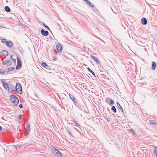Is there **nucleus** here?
<instances>
[{
	"instance_id": "nucleus-1",
	"label": "nucleus",
	"mask_w": 157,
	"mask_h": 157,
	"mask_svg": "<svg viewBox=\"0 0 157 157\" xmlns=\"http://www.w3.org/2000/svg\"><path fill=\"white\" fill-rule=\"evenodd\" d=\"M10 99L14 106H17V105L19 103V101L17 97L15 95H11Z\"/></svg>"
},
{
	"instance_id": "nucleus-2",
	"label": "nucleus",
	"mask_w": 157,
	"mask_h": 157,
	"mask_svg": "<svg viewBox=\"0 0 157 157\" xmlns=\"http://www.w3.org/2000/svg\"><path fill=\"white\" fill-rule=\"evenodd\" d=\"M52 149V151L55 154V155L59 157H62V155L61 153L56 148H55L53 146Z\"/></svg>"
},
{
	"instance_id": "nucleus-3",
	"label": "nucleus",
	"mask_w": 157,
	"mask_h": 157,
	"mask_svg": "<svg viewBox=\"0 0 157 157\" xmlns=\"http://www.w3.org/2000/svg\"><path fill=\"white\" fill-rule=\"evenodd\" d=\"M16 91L19 94H21L22 92L21 86L20 83H17L15 86Z\"/></svg>"
},
{
	"instance_id": "nucleus-4",
	"label": "nucleus",
	"mask_w": 157,
	"mask_h": 157,
	"mask_svg": "<svg viewBox=\"0 0 157 157\" xmlns=\"http://www.w3.org/2000/svg\"><path fill=\"white\" fill-rule=\"evenodd\" d=\"M22 63L20 59L17 57V65L16 66V69L18 70L20 69L21 67Z\"/></svg>"
},
{
	"instance_id": "nucleus-5",
	"label": "nucleus",
	"mask_w": 157,
	"mask_h": 157,
	"mask_svg": "<svg viewBox=\"0 0 157 157\" xmlns=\"http://www.w3.org/2000/svg\"><path fill=\"white\" fill-rule=\"evenodd\" d=\"M56 49L59 53L61 52L63 50V46L60 44H58L56 46Z\"/></svg>"
},
{
	"instance_id": "nucleus-6",
	"label": "nucleus",
	"mask_w": 157,
	"mask_h": 157,
	"mask_svg": "<svg viewBox=\"0 0 157 157\" xmlns=\"http://www.w3.org/2000/svg\"><path fill=\"white\" fill-rule=\"evenodd\" d=\"M40 33L42 35L46 36L48 35L49 33L48 31H45L44 29H42L40 31Z\"/></svg>"
},
{
	"instance_id": "nucleus-7",
	"label": "nucleus",
	"mask_w": 157,
	"mask_h": 157,
	"mask_svg": "<svg viewBox=\"0 0 157 157\" xmlns=\"http://www.w3.org/2000/svg\"><path fill=\"white\" fill-rule=\"evenodd\" d=\"M6 46H8L9 48H11L13 46V43L10 40L6 41Z\"/></svg>"
},
{
	"instance_id": "nucleus-8",
	"label": "nucleus",
	"mask_w": 157,
	"mask_h": 157,
	"mask_svg": "<svg viewBox=\"0 0 157 157\" xmlns=\"http://www.w3.org/2000/svg\"><path fill=\"white\" fill-rule=\"evenodd\" d=\"M90 57L92 59H93V60L94 61L96 62L97 64L98 65L100 63L99 60L98 58H97L93 55H91Z\"/></svg>"
},
{
	"instance_id": "nucleus-9",
	"label": "nucleus",
	"mask_w": 157,
	"mask_h": 157,
	"mask_svg": "<svg viewBox=\"0 0 157 157\" xmlns=\"http://www.w3.org/2000/svg\"><path fill=\"white\" fill-rule=\"evenodd\" d=\"M69 96L70 97L71 99L74 102L75 104H76L77 103V101L75 99V97L74 96L71 95V94H69Z\"/></svg>"
},
{
	"instance_id": "nucleus-10",
	"label": "nucleus",
	"mask_w": 157,
	"mask_h": 157,
	"mask_svg": "<svg viewBox=\"0 0 157 157\" xmlns=\"http://www.w3.org/2000/svg\"><path fill=\"white\" fill-rule=\"evenodd\" d=\"M116 104H117V106L118 108H119V109L120 111H121V112L123 113L124 112V110L122 108L120 104H119L118 102L117 101L116 102Z\"/></svg>"
},
{
	"instance_id": "nucleus-11",
	"label": "nucleus",
	"mask_w": 157,
	"mask_h": 157,
	"mask_svg": "<svg viewBox=\"0 0 157 157\" xmlns=\"http://www.w3.org/2000/svg\"><path fill=\"white\" fill-rule=\"evenodd\" d=\"M141 24L142 25H146L147 24V21L145 18L143 17L141 20Z\"/></svg>"
},
{
	"instance_id": "nucleus-12",
	"label": "nucleus",
	"mask_w": 157,
	"mask_h": 157,
	"mask_svg": "<svg viewBox=\"0 0 157 157\" xmlns=\"http://www.w3.org/2000/svg\"><path fill=\"white\" fill-rule=\"evenodd\" d=\"M14 87L12 85H10L9 86L8 90L9 91L11 92L14 90Z\"/></svg>"
},
{
	"instance_id": "nucleus-13",
	"label": "nucleus",
	"mask_w": 157,
	"mask_h": 157,
	"mask_svg": "<svg viewBox=\"0 0 157 157\" xmlns=\"http://www.w3.org/2000/svg\"><path fill=\"white\" fill-rule=\"evenodd\" d=\"M26 131L27 133H29L30 132V124L27 123V125L26 126Z\"/></svg>"
},
{
	"instance_id": "nucleus-14",
	"label": "nucleus",
	"mask_w": 157,
	"mask_h": 157,
	"mask_svg": "<svg viewBox=\"0 0 157 157\" xmlns=\"http://www.w3.org/2000/svg\"><path fill=\"white\" fill-rule=\"evenodd\" d=\"M17 49L20 52L21 55L23 54L24 53L22 49V48L21 47V46L20 45H17Z\"/></svg>"
},
{
	"instance_id": "nucleus-15",
	"label": "nucleus",
	"mask_w": 157,
	"mask_h": 157,
	"mask_svg": "<svg viewBox=\"0 0 157 157\" xmlns=\"http://www.w3.org/2000/svg\"><path fill=\"white\" fill-rule=\"evenodd\" d=\"M1 53L2 55L4 56H7L8 55V52L6 50H3L2 51Z\"/></svg>"
},
{
	"instance_id": "nucleus-16",
	"label": "nucleus",
	"mask_w": 157,
	"mask_h": 157,
	"mask_svg": "<svg viewBox=\"0 0 157 157\" xmlns=\"http://www.w3.org/2000/svg\"><path fill=\"white\" fill-rule=\"evenodd\" d=\"M5 64L8 66H10L11 64V62L10 60H6L5 62Z\"/></svg>"
},
{
	"instance_id": "nucleus-17",
	"label": "nucleus",
	"mask_w": 157,
	"mask_h": 157,
	"mask_svg": "<svg viewBox=\"0 0 157 157\" xmlns=\"http://www.w3.org/2000/svg\"><path fill=\"white\" fill-rule=\"evenodd\" d=\"M156 64L154 61H153L152 62V67L151 69L152 70H154L156 67Z\"/></svg>"
},
{
	"instance_id": "nucleus-18",
	"label": "nucleus",
	"mask_w": 157,
	"mask_h": 157,
	"mask_svg": "<svg viewBox=\"0 0 157 157\" xmlns=\"http://www.w3.org/2000/svg\"><path fill=\"white\" fill-rule=\"evenodd\" d=\"M5 10L8 12H10L11 11L10 8L8 6H6L5 7Z\"/></svg>"
},
{
	"instance_id": "nucleus-19",
	"label": "nucleus",
	"mask_w": 157,
	"mask_h": 157,
	"mask_svg": "<svg viewBox=\"0 0 157 157\" xmlns=\"http://www.w3.org/2000/svg\"><path fill=\"white\" fill-rule=\"evenodd\" d=\"M86 2L87 3L88 5L89 6H91L93 8L94 7V6L93 5H92L91 3L88 0H87L86 1Z\"/></svg>"
},
{
	"instance_id": "nucleus-20",
	"label": "nucleus",
	"mask_w": 157,
	"mask_h": 157,
	"mask_svg": "<svg viewBox=\"0 0 157 157\" xmlns=\"http://www.w3.org/2000/svg\"><path fill=\"white\" fill-rule=\"evenodd\" d=\"M153 154L157 157V147L154 148L153 151Z\"/></svg>"
},
{
	"instance_id": "nucleus-21",
	"label": "nucleus",
	"mask_w": 157,
	"mask_h": 157,
	"mask_svg": "<svg viewBox=\"0 0 157 157\" xmlns=\"http://www.w3.org/2000/svg\"><path fill=\"white\" fill-rule=\"evenodd\" d=\"M87 70L90 71L92 75L95 77V73L89 67L87 68Z\"/></svg>"
},
{
	"instance_id": "nucleus-22",
	"label": "nucleus",
	"mask_w": 157,
	"mask_h": 157,
	"mask_svg": "<svg viewBox=\"0 0 157 157\" xmlns=\"http://www.w3.org/2000/svg\"><path fill=\"white\" fill-rule=\"evenodd\" d=\"M111 110L113 111L114 113H116L117 112V109L114 106H113L111 107Z\"/></svg>"
},
{
	"instance_id": "nucleus-23",
	"label": "nucleus",
	"mask_w": 157,
	"mask_h": 157,
	"mask_svg": "<svg viewBox=\"0 0 157 157\" xmlns=\"http://www.w3.org/2000/svg\"><path fill=\"white\" fill-rule=\"evenodd\" d=\"M150 123L152 125H155L157 124L155 121L153 120H150Z\"/></svg>"
},
{
	"instance_id": "nucleus-24",
	"label": "nucleus",
	"mask_w": 157,
	"mask_h": 157,
	"mask_svg": "<svg viewBox=\"0 0 157 157\" xmlns=\"http://www.w3.org/2000/svg\"><path fill=\"white\" fill-rule=\"evenodd\" d=\"M41 65L43 67H47V65H48L46 63L44 62H42L41 63Z\"/></svg>"
},
{
	"instance_id": "nucleus-25",
	"label": "nucleus",
	"mask_w": 157,
	"mask_h": 157,
	"mask_svg": "<svg viewBox=\"0 0 157 157\" xmlns=\"http://www.w3.org/2000/svg\"><path fill=\"white\" fill-rule=\"evenodd\" d=\"M15 69L14 67H8L6 68V70H7L8 71H12L14 70Z\"/></svg>"
},
{
	"instance_id": "nucleus-26",
	"label": "nucleus",
	"mask_w": 157,
	"mask_h": 157,
	"mask_svg": "<svg viewBox=\"0 0 157 157\" xmlns=\"http://www.w3.org/2000/svg\"><path fill=\"white\" fill-rule=\"evenodd\" d=\"M114 101L113 99H111L110 101V103H109V105L111 106H112V105H114Z\"/></svg>"
},
{
	"instance_id": "nucleus-27",
	"label": "nucleus",
	"mask_w": 157,
	"mask_h": 157,
	"mask_svg": "<svg viewBox=\"0 0 157 157\" xmlns=\"http://www.w3.org/2000/svg\"><path fill=\"white\" fill-rule=\"evenodd\" d=\"M110 98H107L105 99V101L106 102L108 103L109 104V103H110Z\"/></svg>"
},
{
	"instance_id": "nucleus-28",
	"label": "nucleus",
	"mask_w": 157,
	"mask_h": 157,
	"mask_svg": "<svg viewBox=\"0 0 157 157\" xmlns=\"http://www.w3.org/2000/svg\"><path fill=\"white\" fill-rule=\"evenodd\" d=\"M43 26H44L46 28H47L48 29V30H49V31H50L51 32V31L50 29V28H49V27L47 26V25H46L45 24H44V23H43Z\"/></svg>"
},
{
	"instance_id": "nucleus-29",
	"label": "nucleus",
	"mask_w": 157,
	"mask_h": 157,
	"mask_svg": "<svg viewBox=\"0 0 157 157\" xmlns=\"http://www.w3.org/2000/svg\"><path fill=\"white\" fill-rule=\"evenodd\" d=\"M3 86L5 88L7 89L8 88L9 86L8 85L7 83H4Z\"/></svg>"
},
{
	"instance_id": "nucleus-30",
	"label": "nucleus",
	"mask_w": 157,
	"mask_h": 157,
	"mask_svg": "<svg viewBox=\"0 0 157 157\" xmlns=\"http://www.w3.org/2000/svg\"><path fill=\"white\" fill-rule=\"evenodd\" d=\"M6 40L5 39H2L1 41L3 43H5L6 42Z\"/></svg>"
},
{
	"instance_id": "nucleus-31",
	"label": "nucleus",
	"mask_w": 157,
	"mask_h": 157,
	"mask_svg": "<svg viewBox=\"0 0 157 157\" xmlns=\"http://www.w3.org/2000/svg\"><path fill=\"white\" fill-rule=\"evenodd\" d=\"M67 131L68 133L70 135V136H72V137H73V134L69 130H67Z\"/></svg>"
},
{
	"instance_id": "nucleus-32",
	"label": "nucleus",
	"mask_w": 157,
	"mask_h": 157,
	"mask_svg": "<svg viewBox=\"0 0 157 157\" xmlns=\"http://www.w3.org/2000/svg\"><path fill=\"white\" fill-rule=\"evenodd\" d=\"M73 122H74V124H75V126H78V127H79V126H80V125L79 124H78V123L75 121H74Z\"/></svg>"
},
{
	"instance_id": "nucleus-33",
	"label": "nucleus",
	"mask_w": 157,
	"mask_h": 157,
	"mask_svg": "<svg viewBox=\"0 0 157 157\" xmlns=\"http://www.w3.org/2000/svg\"><path fill=\"white\" fill-rule=\"evenodd\" d=\"M129 132L130 133H132V134L134 133V135H135L134 130H133V129H130Z\"/></svg>"
},
{
	"instance_id": "nucleus-34",
	"label": "nucleus",
	"mask_w": 157,
	"mask_h": 157,
	"mask_svg": "<svg viewBox=\"0 0 157 157\" xmlns=\"http://www.w3.org/2000/svg\"><path fill=\"white\" fill-rule=\"evenodd\" d=\"M5 72L4 70H3L2 71H0V74L2 75H4L5 74Z\"/></svg>"
},
{
	"instance_id": "nucleus-35",
	"label": "nucleus",
	"mask_w": 157,
	"mask_h": 157,
	"mask_svg": "<svg viewBox=\"0 0 157 157\" xmlns=\"http://www.w3.org/2000/svg\"><path fill=\"white\" fill-rule=\"evenodd\" d=\"M46 68L47 69H48L49 70H50L51 69V68L50 67V66H48V65H47V67H46Z\"/></svg>"
},
{
	"instance_id": "nucleus-36",
	"label": "nucleus",
	"mask_w": 157,
	"mask_h": 157,
	"mask_svg": "<svg viewBox=\"0 0 157 157\" xmlns=\"http://www.w3.org/2000/svg\"><path fill=\"white\" fill-rule=\"evenodd\" d=\"M22 118V116L21 115H20L19 116H18V119L19 120H21V119Z\"/></svg>"
},
{
	"instance_id": "nucleus-37",
	"label": "nucleus",
	"mask_w": 157,
	"mask_h": 157,
	"mask_svg": "<svg viewBox=\"0 0 157 157\" xmlns=\"http://www.w3.org/2000/svg\"><path fill=\"white\" fill-rule=\"evenodd\" d=\"M5 71V74L6 75H8V72H9L7 70H6H6H4Z\"/></svg>"
},
{
	"instance_id": "nucleus-38",
	"label": "nucleus",
	"mask_w": 157,
	"mask_h": 157,
	"mask_svg": "<svg viewBox=\"0 0 157 157\" xmlns=\"http://www.w3.org/2000/svg\"><path fill=\"white\" fill-rule=\"evenodd\" d=\"M1 81H2L1 82L3 84H3L5 83V79H2Z\"/></svg>"
},
{
	"instance_id": "nucleus-39",
	"label": "nucleus",
	"mask_w": 157,
	"mask_h": 157,
	"mask_svg": "<svg viewBox=\"0 0 157 157\" xmlns=\"http://www.w3.org/2000/svg\"><path fill=\"white\" fill-rule=\"evenodd\" d=\"M19 107L21 108V109L23 108V105L22 104H20L19 105Z\"/></svg>"
},
{
	"instance_id": "nucleus-40",
	"label": "nucleus",
	"mask_w": 157,
	"mask_h": 157,
	"mask_svg": "<svg viewBox=\"0 0 157 157\" xmlns=\"http://www.w3.org/2000/svg\"><path fill=\"white\" fill-rule=\"evenodd\" d=\"M12 60L14 62V63L15 64H16V59H13Z\"/></svg>"
},
{
	"instance_id": "nucleus-41",
	"label": "nucleus",
	"mask_w": 157,
	"mask_h": 157,
	"mask_svg": "<svg viewBox=\"0 0 157 157\" xmlns=\"http://www.w3.org/2000/svg\"><path fill=\"white\" fill-rule=\"evenodd\" d=\"M13 56L12 55V56H10V59H11V60H12L13 59L12 58V57H13Z\"/></svg>"
},
{
	"instance_id": "nucleus-42",
	"label": "nucleus",
	"mask_w": 157,
	"mask_h": 157,
	"mask_svg": "<svg viewBox=\"0 0 157 157\" xmlns=\"http://www.w3.org/2000/svg\"><path fill=\"white\" fill-rule=\"evenodd\" d=\"M2 128L1 126H0V131L2 130Z\"/></svg>"
},
{
	"instance_id": "nucleus-43",
	"label": "nucleus",
	"mask_w": 157,
	"mask_h": 157,
	"mask_svg": "<svg viewBox=\"0 0 157 157\" xmlns=\"http://www.w3.org/2000/svg\"><path fill=\"white\" fill-rule=\"evenodd\" d=\"M53 59H54V60H55V59H56V57H55V56H54V57H53Z\"/></svg>"
},
{
	"instance_id": "nucleus-44",
	"label": "nucleus",
	"mask_w": 157,
	"mask_h": 157,
	"mask_svg": "<svg viewBox=\"0 0 157 157\" xmlns=\"http://www.w3.org/2000/svg\"><path fill=\"white\" fill-rule=\"evenodd\" d=\"M156 44L157 45V39L156 40Z\"/></svg>"
},
{
	"instance_id": "nucleus-45",
	"label": "nucleus",
	"mask_w": 157,
	"mask_h": 157,
	"mask_svg": "<svg viewBox=\"0 0 157 157\" xmlns=\"http://www.w3.org/2000/svg\"><path fill=\"white\" fill-rule=\"evenodd\" d=\"M2 26H1V25H0V28H2Z\"/></svg>"
},
{
	"instance_id": "nucleus-46",
	"label": "nucleus",
	"mask_w": 157,
	"mask_h": 157,
	"mask_svg": "<svg viewBox=\"0 0 157 157\" xmlns=\"http://www.w3.org/2000/svg\"><path fill=\"white\" fill-rule=\"evenodd\" d=\"M80 110H82V109H81V108H80Z\"/></svg>"
}]
</instances>
